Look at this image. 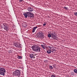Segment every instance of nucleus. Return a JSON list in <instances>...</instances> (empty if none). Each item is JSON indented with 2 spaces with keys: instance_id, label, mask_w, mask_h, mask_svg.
I'll return each mask as SVG.
<instances>
[{
  "instance_id": "1",
  "label": "nucleus",
  "mask_w": 77,
  "mask_h": 77,
  "mask_svg": "<svg viewBox=\"0 0 77 77\" xmlns=\"http://www.w3.org/2000/svg\"><path fill=\"white\" fill-rule=\"evenodd\" d=\"M32 49L33 51L36 52H40L41 51V47L36 45L33 46L32 47Z\"/></svg>"
},
{
  "instance_id": "2",
  "label": "nucleus",
  "mask_w": 77,
  "mask_h": 77,
  "mask_svg": "<svg viewBox=\"0 0 77 77\" xmlns=\"http://www.w3.org/2000/svg\"><path fill=\"white\" fill-rule=\"evenodd\" d=\"M21 75L20 71L19 70H16L14 72L13 74V76H16L17 77H20Z\"/></svg>"
},
{
  "instance_id": "3",
  "label": "nucleus",
  "mask_w": 77,
  "mask_h": 77,
  "mask_svg": "<svg viewBox=\"0 0 77 77\" xmlns=\"http://www.w3.org/2000/svg\"><path fill=\"white\" fill-rule=\"evenodd\" d=\"M6 73V69L4 68L0 67V74L2 75H5Z\"/></svg>"
},
{
  "instance_id": "4",
  "label": "nucleus",
  "mask_w": 77,
  "mask_h": 77,
  "mask_svg": "<svg viewBox=\"0 0 77 77\" xmlns=\"http://www.w3.org/2000/svg\"><path fill=\"white\" fill-rule=\"evenodd\" d=\"M28 15V17L29 18H33L34 17V14L33 13L28 12H27Z\"/></svg>"
},
{
  "instance_id": "5",
  "label": "nucleus",
  "mask_w": 77,
  "mask_h": 77,
  "mask_svg": "<svg viewBox=\"0 0 77 77\" xmlns=\"http://www.w3.org/2000/svg\"><path fill=\"white\" fill-rule=\"evenodd\" d=\"M4 26V29L5 30H6V31L8 30V25L6 23H3V24Z\"/></svg>"
},
{
  "instance_id": "6",
  "label": "nucleus",
  "mask_w": 77,
  "mask_h": 77,
  "mask_svg": "<svg viewBox=\"0 0 77 77\" xmlns=\"http://www.w3.org/2000/svg\"><path fill=\"white\" fill-rule=\"evenodd\" d=\"M37 54H31L29 55V56L30 58L31 59H35V56H36Z\"/></svg>"
},
{
  "instance_id": "7",
  "label": "nucleus",
  "mask_w": 77,
  "mask_h": 77,
  "mask_svg": "<svg viewBox=\"0 0 77 77\" xmlns=\"http://www.w3.org/2000/svg\"><path fill=\"white\" fill-rule=\"evenodd\" d=\"M14 47H16L17 48H21V44L19 43H18L16 44H14Z\"/></svg>"
},
{
  "instance_id": "8",
  "label": "nucleus",
  "mask_w": 77,
  "mask_h": 77,
  "mask_svg": "<svg viewBox=\"0 0 77 77\" xmlns=\"http://www.w3.org/2000/svg\"><path fill=\"white\" fill-rule=\"evenodd\" d=\"M50 48H51V52H52V53H54L55 52H56V50L54 49L53 48L50 47Z\"/></svg>"
},
{
  "instance_id": "9",
  "label": "nucleus",
  "mask_w": 77,
  "mask_h": 77,
  "mask_svg": "<svg viewBox=\"0 0 77 77\" xmlns=\"http://www.w3.org/2000/svg\"><path fill=\"white\" fill-rule=\"evenodd\" d=\"M51 34L52 38H54V39H56V36L54 35L55 34V32H53L52 33H51Z\"/></svg>"
},
{
  "instance_id": "10",
  "label": "nucleus",
  "mask_w": 77,
  "mask_h": 77,
  "mask_svg": "<svg viewBox=\"0 0 77 77\" xmlns=\"http://www.w3.org/2000/svg\"><path fill=\"white\" fill-rule=\"evenodd\" d=\"M48 51H47V53L48 54H50L51 52V51L50 46L48 47Z\"/></svg>"
},
{
  "instance_id": "11",
  "label": "nucleus",
  "mask_w": 77,
  "mask_h": 77,
  "mask_svg": "<svg viewBox=\"0 0 77 77\" xmlns=\"http://www.w3.org/2000/svg\"><path fill=\"white\" fill-rule=\"evenodd\" d=\"M28 10L29 12H32L33 11V8H32L31 7H29L28 8Z\"/></svg>"
},
{
  "instance_id": "12",
  "label": "nucleus",
  "mask_w": 77,
  "mask_h": 77,
  "mask_svg": "<svg viewBox=\"0 0 77 77\" xmlns=\"http://www.w3.org/2000/svg\"><path fill=\"white\" fill-rule=\"evenodd\" d=\"M43 32L42 31H40L38 32H37V35L38 36H39V35H43Z\"/></svg>"
},
{
  "instance_id": "13",
  "label": "nucleus",
  "mask_w": 77,
  "mask_h": 77,
  "mask_svg": "<svg viewBox=\"0 0 77 77\" xmlns=\"http://www.w3.org/2000/svg\"><path fill=\"white\" fill-rule=\"evenodd\" d=\"M37 28H38V27L37 26L35 27H34L32 31V33H34V32H35V30H36V29H37Z\"/></svg>"
},
{
  "instance_id": "14",
  "label": "nucleus",
  "mask_w": 77,
  "mask_h": 77,
  "mask_svg": "<svg viewBox=\"0 0 77 77\" xmlns=\"http://www.w3.org/2000/svg\"><path fill=\"white\" fill-rule=\"evenodd\" d=\"M26 14H23V15H24L25 18H27L28 17V15L27 14V12L26 13Z\"/></svg>"
},
{
  "instance_id": "15",
  "label": "nucleus",
  "mask_w": 77,
  "mask_h": 77,
  "mask_svg": "<svg viewBox=\"0 0 77 77\" xmlns=\"http://www.w3.org/2000/svg\"><path fill=\"white\" fill-rule=\"evenodd\" d=\"M23 27H27V25L26 24H24L23 25Z\"/></svg>"
},
{
  "instance_id": "16",
  "label": "nucleus",
  "mask_w": 77,
  "mask_h": 77,
  "mask_svg": "<svg viewBox=\"0 0 77 77\" xmlns=\"http://www.w3.org/2000/svg\"><path fill=\"white\" fill-rule=\"evenodd\" d=\"M63 9H64L65 10H68V8L66 7H63Z\"/></svg>"
},
{
  "instance_id": "17",
  "label": "nucleus",
  "mask_w": 77,
  "mask_h": 77,
  "mask_svg": "<svg viewBox=\"0 0 77 77\" xmlns=\"http://www.w3.org/2000/svg\"><path fill=\"white\" fill-rule=\"evenodd\" d=\"M51 77H56V75H55L53 74V75H51Z\"/></svg>"
},
{
  "instance_id": "18",
  "label": "nucleus",
  "mask_w": 77,
  "mask_h": 77,
  "mask_svg": "<svg viewBox=\"0 0 77 77\" xmlns=\"http://www.w3.org/2000/svg\"><path fill=\"white\" fill-rule=\"evenodd\" d=\"M41 46L43 48V49H45V46H44V45H41Z\"/></svg>"
},
{
  "instance_id": "19",
  "label": "nucleus",
  "mask_w": 77,
  "mask_h": 77,
  "mask_svg": "<svg viewBox=\"0 0 77 77\" xmlns=\"http://www.w3.org/2000/svg\"><path fill=\"white\" fill-rule=\"evenodd\" d=\"M48 36L49 37V38H51V35L49 34L48 35Z\"/></svg>"
},
{
  "instance_id": "20",
  "label": "nucleus",
  "mask_w": 77,
  "mask_h": 77,
  "mask_svg": "<svg viewBox=\"0 0 77 77\" xmlns=\"http://www.w3.org/2000/svg\"><path fill=\"white\" fill-rule=\"evenodd\" d=\"M74 72H75V73H77V69H74Z\"/></svg>"
},
{
  "instance_id": "21",
  "label": "nucleus",
  "mask_w": 77,
  "mask_h": 77,
  "mask_svg": "<svg viewBox=\"0 0 77 77\" xmlns=\"http://www.w3.org/2000/svg\"><path fill=\"white\" fill-rule=\"evenodd\" d=\"M49 68H50L51 69H53V66H50Z\"/></svg>"
},
{
  "instance_id": "22",
  "label": "nucleus",
  "mask_w": 77,
  "mask_h": 77,
  "mask_svg": "<svg viewBox=\"0 0 77 77\" xmlns=\"http://www.w3.org/2000/svg\"><path fill=\"white\" fill-rule=\"evenodd\" d=\"M74 15H75V16H76V17L77 16V12H75L74 13Z\"/></svg>"
},
{
  "instance_id": "23",
  "label": "nucleus",
  "mask_w": 77,
  "mask_h": 77,
  "mask_svg": "<svg viewBox=\"0 0 77 77\" xmlns=\"http://www.w3.org/2000/svg\"><path fill=\"white\" fill-rule=\"evenodd\" d=\"M8 53H12V51H11V50H9L8 51Z\"/></svg>"
},
{
  "instance_id": "24",
  "label": "nucleus",
  "mask_w": 77,
  "mask_h": 77,
  "mask_svg": "<svg viewBox=\"0 0 77 77\" xmlns=\"http://www.w3.org/2000/svg\"><path fill=\"white\" fill-rule=\"evenodd\" d=\"M43 36H37V37H38V38H42Z\"/></svg>"
},
{
  "instance_id": "25",
  "label": "nucleus",
  "mask_w": 77,
  "mask_h": 77,
  "mask_svg": "<svg viewBox=\"0 0 77 77\" xmlns=\"http://www.w3.org/2000/svg\"><path fill=\"white\" fill-rule=\"evenodd\" d=\"M18 59H22V57L21 56H19L18 57Z\"/></svg>"
},
{
  "instance_id": "26",
  "label": "nucleus",
  "mask_w": 77,
  "mask_h": 77,
  "mask_svg": "<svg viewBox=\"0 0 77 77\" xmlns=\"http://www.w3.org/2000/svg\"><path fill=\"white\" fill-rule=\"evenodd\" d=\"M45 25H46V23H45L43 24V26H45Z\"/></svg>"
},
{
  "instance_id": "27",
  "label": "nucleus",
  "mask_w": 77,
  "mask_h": 77,
  "mask_svg": "<svg viewBox=\"0 0 77 77\" xmlns=\"http://www.w3.org/2000/svg\"><path fill=\"white\" fill-rule=\"evenodd\" d=\"M23 0H19V2H23Z\"/></svg>"
}]
</instances>
